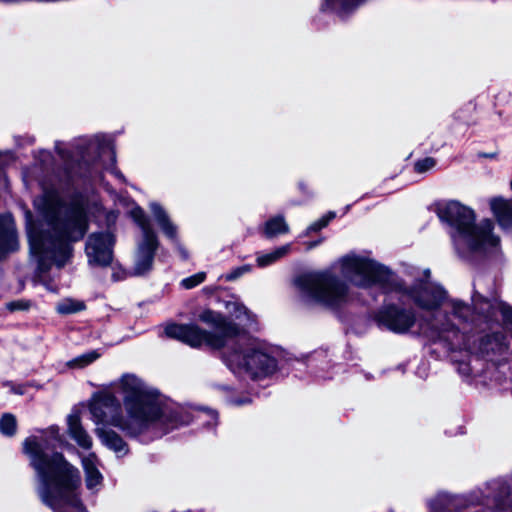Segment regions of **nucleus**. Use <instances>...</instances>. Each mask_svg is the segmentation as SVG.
I'll use <instances>...</instances> for the list:
<instances>
[{"instance_id": "nucleus-1", "label": "nucleus", "mask_w": 512, "mask_h": 512, "mask_svg": "<svg viewBox=\"0 0 512 512\" xmlns=\"http://www.w3.org/2000/svg\"><path fill=\"white\" fill-rule=\"evenodd\" d=\"M95 434L103 445L118 455L128 452L127 444L111 427L130 437H137L150 429L164 432L188 424L191 413L184 408L169 410L164 407L157 390L132 373H125L110 387L94 393L89 401Z\"/></svg>"}, {"instance_id": "nucleus-2", "label": "nucleus", "mask_w": 512, "mask_h": 512, "mask_svg": "<svg viewBox=\"0 0 512 512\" xmlns=\"http://www.w3.org/2000/svg\"><path fill=\"white\" fill-rule=\"evenodd\" d=\"M36 219L25 210L26 230L31 255L41 268L47 263L62 267L71 255V242L83 238L88 219L80 205L65 206L58 193L45 192L34 200Z\"/></svg>"}, {"instance_id": "nucleus-3", "label": "nucleus", "mask_w": 512, "mask_h": 512, "mask_svg": "<svg viewBox=\"0 0 512 512\" xmlns=\"http://www.w3.org/2000/svg\"><path fill=\"white\" fill-rule=\"evenodd\" d=\"M61 442L59 428L51 426L40 438L28 437L23 443V450L36 471L39 482L38 493L42 501L54 512H85L79 498L81 487L79 470L62 454L54 453L48 457L45 452L55 448Z\"/></svg>"}, {"instance_id": "nucleus-4", "label": "nucleus", "mask_w": 512, "mask_h": 512, "mask_svg": "<svg viewBox=\"0 0 512 512\" xmlns=\"http://www.w3.org/2000/svg\"><path fill=\"white\" fill-rule=\"evenodd\" d=\"M438 216L454 229L451 234L452 240L462 255L493 249L499 244V238L492 233V222L484 220L475 225L474 211L457 201H450L439 207Z\"/></svg>"}, {"instance_id": "nucleus-5", "label": "nucleus", "mask_w": 512, "mask_h": 512, "mask_svg": "<svg viewBox=\"0 0 512 512\" xmlns=\"http://www.w3.org/2000/svg\"><path fill=\"white\" fill-rule=\"evenodd\" d=\"M276 353L271 345L258 338L238 334L226 346L223 359L234 374L259 378L276 371Z\"/></svg>"}, {"instance_id": "nucleus-6", "label": "nucleus", "mask_w": 512, "mask_h": 512, "mask_svg": "<svg viewBox=\"0 0 512 512\" xmlns=\"http://www.w3.org/2000/svg\"><path fill=\"white\" fill-rule=\"evenodd\" d=\"M297 284L306 297L329 309L341 308L350 299L346 281L330 270L302 276Z\"/></svg>"}, {"instance_id": "nucleus-7", "label": "nucleus", "mask_w": 512, "mask_h": 512, "mask_svg": "<svg viewBox=\"0 0 512 512\" xmlns=\"http://www.w3.org/2000/svg\"><path fill=\"white\" fill-rule=\"evenodd\" d=\"M338 265L342 276L361 288H368L373 285L385 288L392 276L391 272L384 266L356 254H348L340 258Z\"/></svg>"}, {"instance_id": "nucleus-8", "label": "nucleus", "mask_w": 512, "mask_h": 512, "mask_svg": "<svg viewBox=\"0 0 512 512\" xmlns=\"http://www.w3.org/2000/svg\"><path fill=\"white\" fill-rule=\"evenodd\" d=\"M167 336L191 347L209 346L214 349L225 347L224 336L213 335L195 324H169L165 328Z\"/></svg>"}, {"instance_id": "nucleus-9", "label": "nucleus", "mask_w": 512, "mask_h": 512, "mask_svg": "<svg viewBox=\"0 0 512 512\" xmlns=\"http://www.w3.org/2000/svg\"><path fill=\"white\" fill-rule=\"evenodd\" d=\"M375 320L380 327L396 334L407 333L416 323L413 311L396 305H387L381 308L377 312Z\"/></svg>"}, {"instance_id": "nucleus-10", "label": "nucleus", "mask_w": 512, "mask_h": 512, "mask_svg": "<svg viewBox=\"0 0 512 512\" xmlns=\"http://www.w3.org/2000/svg\"><path fill=\"white\" fill-rule=\"evenodd\" d=\"M114 235L111 232L91 234L86 242L88 263L92 266H107L113 259Z\"/></svg>"}, {"instance_id": "nucleus-11", "label": "nucleus", "mask_w": 512, "mask_h": 512, "mask_svg": "<svg viewBox=\"0 0 512 512\" xmlns=\"http://www.w3.org/2000/svg\"><path fill=\"white\" fill-rule=\"evenodd\" d=\"M198 319L213 328V335L224 336L225 347L239 334L236 323L227 321L223 315L210 309L200 312Z\"/></svg>"}, {"instance_id": "nucleus-12", "label": "nucleus", "mask_w": 512, "mask_h": 512, "mask_svg": "<svg viewBox=\"0 0 512 512\" xmlns=\"http://www.w3.org/2000/svg\"><path fill=\"white\" fill-rule=\"evenodd\" d=\"M410 296L415 304L423 310L434 311L445 299V291L438 286L421 284L410 291Z\"/></svg>"}, {"instance_id": "nucleus-13", "label": "nucleus", "mask_w": 512, "mask_h": 512, "mask_svg": "<svg viewBox=\"0 0 512 512\" xmlns=\"http://www.w3.org/2000/svg\"><path fill=\"white\" fill-rule=\"evenodd\" d=\"M157 247L156 234H150V236L142 238L135 256L134 275H144L151 270Z\"/></svg>"}, {"instance_id": "nucleus-14", "label": "nucleus", "mask_w": 512, "mask_h": 512, "mask_svg": "<svg viewBox=\"0 0 512 512\" xmlns=\"http://www.w3.org/2000/svg\"><path fill=\"white\" fill-rule=\"evenodd\" d=\"M17 235L11 214L0 217V260L9 252L17 249Z\"/></svg>"}, {"instance_id": "nucleus-15", "label": "nucleus", "mask_w": 512, "mask_h": 512, "mask_svg": "<svg viewBox=\"0 0 512 512\" xmlns=\"http://www.w3.org/2000/svg\"><path fill=\"white\" fill-rule=\"evenodd\" d=\"M67 431L72 439L83 449L92 447V438L81 424V417L78 412H72L67 417Z\"/></svg>"}, {"instance_id": "nucleus-16", "label": "nucleus", "mask_w": 512, "mask_h": 512, "mask_svg": "<svg viewBox=\"0 0 512 512\" xmlns=\"http://www.w3.org/2000/svg\"><path fill=\"white\" fill-rule=\"evenodd\" d=\"M98 459L94 453L82 458V466L85 472V482L88 489L93 490L101 486L103 476L98 469Z\"/></svg>"}, {"instance_id": "nucleus-17", "label": "nucleus", "mask_w": 512, "mask_h": 512, "mask_svg": "<svg viewBox=\"0 0 512 512\" xmlns=\"http://www.w3.org/2000/svg\"><path fill=\"white\" fill-rule=\"evenodd\" d=\"M150 210L154 217L155 222L158 224L162 232L172 241L177 242V227L171 221L169 215L164 208L156 203H150Z\"/></svg>"}, {"instance_id": "nucleus-18", "label": "nucleus", "mask_w": 512, "mask_h": 512, "mask_svg": "<svg viewBox=\"0 0 512 512\" xmlns=\"http://www.w3.org/2000/svg\"><path fill=\"white\" fill-rule=\"evenodd\" d=\"M225 308L229 314V316L238 321V329L240 330L239 326H249L254 322V316L253 314L245 307L243 304L237 302V301H229L226 303Z\"/></svg>"}, {"instance_id": "nucleus-19", "label": "nucleus", "mask_w": 512, "mask_h": 512, "mask_svg": "<svg viewBox=\"0 0 512 512\" xmlns=\"http://www.w3.org/2000/svg\"><path fill=\"white\" fill-rule=\"evenodd\" d=\"M489 490L486 497H493L497 507L506 512H512V504L506 503L504 497L509 495V488L500 481H493L487 485Z\"/></svg>"}, {"instance_id": "nucleus-20", "label": "nucleus", "mask_w": 512, "mask_h": 512, "mask_svg": "<svg viewBox=\"0 0 512 512\" xmlns=\"http://www.w3.org/2000/svg\"><path fill=\"white\" fill-rule=\"evenodd\" d=\"M457 506V498L446 493H440L430 500L429 512H452Z\"/></svg>"}, {"instance_id": "nucleus-21", "label": "nucleus", "mask_w": 512, "mask_h": 512, "mask_svg": "<svg viewBox=\"0 0 512 512\" xmlns=\"http://www.w3.org/2000/svg\"><path fill=\"white\" fill-rule=\"evenodd\" d=\"M491 208L501 225L508 226L512 224V203L504 199H493Z\"/></svg>"}, {"instance_id": "nucleus-22", "label": "nucleus", "mask_w": 512, "mask_h": 512, "mask_svg": "<svg viewBox=\"0 0 512 512\" xmlns=\"http://www.w3.org/2000/svg\"><path fill=\"white\" fill-rule=\"evenodd\" d=\"M363 0H324L322 10H333L339 14L347 13L356 8Z\"/></svg>"}, {"instance_id": "nucleus-23", "label": "nucleus", "mask_w": 512, "mask_h": 512, "mask_svg": "<svg viewBox=\"0 0 512 512\" xmlns=\"http://www.w3.org/2000/svg\"><path fill=\"white\" fill-rule=\"evenodd\" d=\"M289 232V226L283 216L271 218L265 223L264 233L267 237H274Z\"/></svg>"}, {"instance_id": "nucleus-24", "label": "nucleus", "mask_w": 512, "mask_h": 512, "mask_svg": "<svg viewBox=\"0 0 512 512\" xmlns=\"http://www.w3.org/2000/svg\"><path fill=\"white\" fill-rule=\"evenodd\" d=\"M85 309V304L83 301L65 298L61 300L57 306L56 311L61 315H69L74 314Z\"/></svg>"}, {"instance_id": "nucleus-25", "label": "nucleus", "mask_w": 512, "mask_h": 512, "mask_svg": "<svg viewBox=\"0 0 512 512\" xmlns=\"http://www.w3.org/2000/svg\"><path fill=\"white\" fill-rule=\"evenodd\" d=\"M100 357V353L96 350L86 352L79 355L66 363V366L72 369H82Z\"/></svg>"}, {"instance_id": "nucleus-26", "label": "nucleus", "mask_w": 512, "mask_h": 512, "mask_svg": "<svg viewBox=\"0 0 512 512\" xmlns=\"http://www.w3.org/2000/svg\"><path fill=\"white\" fill-rule=\"evenodd\" d=\"M290 249H291V246L289 244H286L284 246H281V247L277 248L276 250H274V251H272L270 253L258 256L257 257V264L260 267H264V266L270 265L273 262L277 261L278 259L284 257L286 254H288Z\"/></svg>"}, {"instance_id": "nucleus-27", "label": "nucleus", "mask_w": 512, "mask_h": 512, "mask_svg": "<svg viewBox=\"0 0 512 512\" xmlns=\"http://www.w3.org/2000/svg\"><path fill=\"white\" fill-rule=\"evenodd\" d=\"M130 214L142 229L143 238L150 236V234H155L151 228L149 220L146 218L144 211L140 207L132 209Z\"/></svg>"}, {"instance_id": "nucleus-28", "label": "nucleus", "mask_w": 512, "mask_h": 512, "mask_svg": "<svg viewBox=\"0 0 512 512\" xmlns=\"http://www.w3.org/2000/svg\"><path fill=\"white\" fill-rule=\"evenodd\" d=\"M0 432L12 436L16 432V418L12 414H4L0 419Z\"/></svg>"}, {"instance_id": "nucleus-29", "label": "nucleus", "mask_w": 512, "mask_h": 512, "mask_svg": "<svg viewBox=\"0 0 512 512\" xmlns=\"http://www.w3.org/2000/svg\"><path fill=\"white\" fill-rule=\"evenodd\" d=\"M451 306L453 315L462 321H467L472 316V309L463 302L453 301Z\"/></svg>"}, {"instance_id": "nucleus-30", "label": "nucleus", "mask_w": 512, "mask_h": 512, "mask_svg": "<svg viewBox=\"0 0 512 512\" xmlns=\"http://www.w3.org/2000/svg\"><path fill=\"white\" fill-rule=\"evenodd\" d=\"M206 278L205 272H198L190 277H187L181 281V284L186 289H191L201 284Z\"/></svg>"}, {"instance_id": "nucleus-31", "label": "nucleus", "mask_w": 512, "mask_h": 512, "mask_svg": "<svg viewBox=\"0 0 512 512\" xmlns=\"http://www.w3.org/2000/svg\"><path fill=\"white\" fill-rule=\"evenodd\" d=\"M194 417L197 420L207 419L208 425H216L217 423V414L214 411H197Z\"/></svg>"}, {"instance_id": "nucleus-32", "label": "nucleus", "mask_w": 512, "mask_h": 512, "mask_svg": "<svg viewBox=\"0 0 512 512\" xmlns=\"http://www.w3.org/2000/svg\"><path fill=\"white\" fill-rule=\"evenodd\" d=\"M435 166L433 158H425L415 163V170L419 173H424L431 170Z\"/></svg>"}, {"instance_id": "nucleus-33", "label": "nucleus", "mask_w": 512, "mask_h": 512, "mask_svg": "<svg viewBox=\"0 0 512 512\" xmlns=\"http://www.w3.org/2000/svg\"><path fill=\"white\" fill-rule=\"evenodd\" d=\"M329 223V219H320L314 223H312L311 225H309L306 229V232H305V236L309 235L310 232H316V231H319L321 229H323L324 227H326Z\"/></svg>"}, {"instance_id": "nucleus-34", "label": "nucleus", "mask_w": 512, "mask_h": 512, "mask_svg": "<svg viewBox=\"0 0 512 512\" xmlns=\"http://www.w3.org/2000/svg\"><path fill=\"white\" fill-rule=\"evenodd\" d=\"M249 271H250V266H248V265L238 267L226 275V280L233 281Z\"/></svg>"}, {"instance_id": "nucleus-35", "label": "nucleus", "mask_w": 512, "mask_h": 512, "mask_svg": "<svg viewBox=\"0 0 512 512\" xmlns=\"http://www.w3.org/2000/svg\"><path fill=\"white\" fill-rule=\"evenodd\" d=\"M7 307L11 311L15 310H26L29 307V304L24 301H14L7 304Z\"/></svg>"}, {"instance_id": "nucleus-36", "label": "nucleus", "mask_w": 512, "mask_h": 512, "mask_svg": "<svg viewBox=\"0 0 512 512\" xmlns=\"http://www.w3.org/2000/svg\"><path fill=\"white\" fill-rule=\"evenodd\" d=\"M113 279L118 281L125 277V273L121 268H114Z\"/></svg>"}, {"instance_id": "nucleus-37", "label": "nucleus", "mask_w": 512, "mask_h": 512, "mask_svg": "<svg viewBox=\"0 0 512 512\" xmlns=\"http://www.w3.org/2000/svg\"><path fill=\"white\" fill-rule=\"evenodd\" d=\"M432 328H433V329H435V330L440 329V330H442V331H448V330H450V329L452 328V325L442 323V324H441V327H439V326H438V323H437V324H433Z\"/></svg>"}, {"instance_id": "nucleus-38", "label": "nucleus", "mask_w": 512, "mask_h": 512, "mask_svg": "<svg viewBox=\"0 0 512 512\" xmlns=\"http://www.w3.org/2000/svg\"><path fill=\"white\" fill-rule=\"evenodd\" d=\"M322 241H323V239H319L318 241H314V242H307V243H306V248H307V250H311V249H313V248H314V247H316L318 244H320Z\"/></svg>"}, {"instance_id": "nucleus-39", "label": "nucleus", "mask_w": 512, "mask_h": 512, "mask_svg": "<svg viewBox=\"0 0 512 512\" xmlns=\"http://www.w3.org/2000/svg\"><path fill=\"white\" fill-rule=\"evenodd\" d=\"M335 217L334 212H329L326 216L322 217V219H329V222Z\"/></svg>"}, {"instance_id": "nucleus-40", "label": "nucleus", "mask_w": 512, "mask_h": 512, "mask_svg": "<svg viewBox=\"0 0 512 512\" xmlns=\"http://www.w3.org/2000/svg\"><path fill=\"white\" fill-rule=\"evenodd\" d=\"M43 284L45 285V287H46L48 290H50V291H52V292H55V291H56V290H55L54 288H52L49 284L44 283V282H43Z\"/></svg>"}, {"instance_id": "nucleus-41", "label": "nucleus", "mask_w": 512, "mask_h": 512, "mask_svg": "<svg viewBox=\"0 0 512 512\" xmlns=\"http://www.w3.org/2000/svg\"><path fill=\"white\" fill-rule=\"evenodd\" d=\"M178 246H180V245L178 244ZM179 250H180V251H181V253L183 254V257H186V253H185V251H184L181 247H179Z\"/></svg>"}]
</instances>
